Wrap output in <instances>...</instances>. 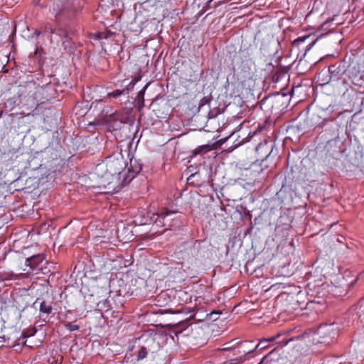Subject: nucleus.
I'll return each mask as SVG.
<instances>
[{"instance_id": "1", "label": "nucleus", "mask_w": 364, "mask_h": 364, "mask_svg": "<svg viewBox=\"0 0 364 364\" xmlns=\"http://www.w3.org/2000/svg\"><path fill=\"white\" fill-rule=\"evenodd\" d=\"M20 97L23 105L28 109L36 108L40 104L48 100L47 91L45 87L34 82H28L21 92Z\"/></svg>"}, {"instance_id": "2", "label": "nucleus", "mask_w": 364, "mask_h": 364, "mask_svg": "<svg viewBox=\"0 0 364 364\" xmlns=\"http://www.w3.org/2000/svg\"><path fill=\"white\" fill-rule=\"evenodd\" d=\"M300 173L302 179L309 183L314 182L317 178L318 156L316 149L309 150L307 156L301 161Z\"/></svg>"}, {"instance_id": "3", "label": "nucleus", "mask_w": 364, "mask_h": 364, "mask_svg": "<svg viewBox=\"0 0 364 364\" xmlns=\"http://www.w3.org/2000/svg\"><path fill=\"white\" fill-rule=\"evenodd\" d=\"M45 257L43 255L39 254L33 255L27 258L25 262V265L30 267L32 271L37 272L38 268L41 266Z\"/></svg>"}, {"instance_id": "4", "label": "nucleus", "mask_w": 364, "mask_h": 364, "mask_svg": "<svg viewBox=\"0 0 364 364\" xmlns=\"http://www.w3.org/2000/svg\"><path fill=\"white\" fill-rule=\"evenodd\" d=\"M193 318V316H191L188 318H186L176 323L168 324L167 326L170 332L174 333L176 336H178L179 333H182L184 330H186L188 328V326H189V321Z\"/></svg>"}, {"instance_id": "5", "label": "nucleus", "mask_w": 364, "mask_h": 364, "mask_svg": "<svg viewBox=\"0 0 364 364\" xmlns=\"http://www.w3.org/2000/svg\"><path fill=\"white\" fill-rule=\"evenodd\" d=\"M306 345L311 346L318 343V333L317 330L309 329L302 335Z\"/></svg>"}, {"instance_id": "6", "label": "nucleus", "mask_w": 364, "mask_h": 364, "mask_svg": "<svg viewBox=\"0 0 364 364\" xmlns=\"http://www.w3.org/2000/svg\"><path fill=\"white\" fill-rule=\"evenodd\" d=\"M238 69L244 80L246 79H251L252 77L253 72L251 70V63L249 60H242Z\"/></svg>"}, {"instance_id": "7", "label": "nucleus", "mask_w": 364, "mask_h": 364, "mask_svg": "<svg viewBox=\"0 0 364 364\" xmlns=\"http://www.w3.org/2000/svg\"><path fill=\"white\" fill-rule=\"evenodd\" d=\"M107 171L112 175L119 174L122 165L121 161L119 160L109 159L106 162Z\"/></svg>"}, {"instance_id": "8", "label": "nucleus", "mask_w": 364, "mask_h": 364, "mask_svg": "<svg viewBox=\"0 0 364 364\" xmlns=\"http://www.w3.org/2000/svg\"><path fill=\"white\" fill-rule=\"evenodd\" d=\"M321 328H322L323 333H328V336L323 337L324 341H320V344L324 343L326 346H328L333 341V338L334 337L336 333L332 330H329V326H328L326 324H320V329Z\"/></svg>"}, {"instance_id": "9", "label": "nucleus", "mask_w": 364, "mask_h": 364, "mask_svg": "<svg viewBox=\"0 0 364 364\" xmlns=\"http://www.w3.org/2000/svg\"><path fill=\"white\" fill-rule=\"evenodd\" d=\"M130 166L128 168V171L130 173H132V178H134L137 173H139L141 168H142V164L139 163L136 159H130Z\"/></svg>"}, {"instance_id": "10", "label": "nucleus", "mask_w": 364, "mask_h": 364, "mask_svg": "<svg viewBox=\"0 0 364 364\" xmlns=\"http://www.w3.org/2000/svg\"><path fill=\"white\" fill-rule=\"evenodd\" d=\"M54 28L52 26L50 23H45L40 28V31L38 34H43V36H47L48 38H50V41H52L51 35L54 33Z\"/></svg>"}, {"instance_id": "11", "label": "nucleus", "mask_w": 364, "mask_h": 364, "mask_svg": "<svg viewBox=\"0 0 364 364\" xmlns=\"http://www.w3.org/2000/svg\"><path fill=\"white\" fill-rule=\"evenodd\" d=\"M351 311L359 318L363 317L364 318V299L360 300L355 306L353 307Z\"/></svg>"}, {"instance_id": "12", "label": "nucleus", "mask_w": 364, "mask_h": 364, "mask_svg": "<svg viewBox=\"0 0 364 364\" xmlns=\"http://www.w3.org/2000/svg\"><path fill=\"white\" fill-rule=\"evenodd\" d=\"M51 267H53V264L46 261L45 263L41 264V266L38 268V270L35 273L36 274H48L51 272Z\"/></svg>"}, {"instance_id": "13", "label": "nucleus", "mask_w": 364, "mask_h": 364, "mask_svg": "<svg viewBox=\"0 0 364 364\" xmlns=\"http://www.w3.org/2000/svg\"><path fill=\"white\" fill-rule=\"evenodd\" d=\"M311 38V36L309 35H306V36H301V37H299L298 38L295 39L293 42H292V49L293 50H295V49H299L300 48V46L305 43L306 41H308Z\"/></svg>"}, {"instance_id": "14", "label": "nucleus", "mask_w": 364, "mask_h": 364, "mask_svg": "<svg viewBox=\"0 0 364 364\" xmlns=\"http://www.w3.org/2000/svg\"><path fill=\"white\" fill-rule=\"evenodd\" d=\"M242 343L235 341V340H232L230 342L225 343L223 345V348L220 350L228 351L231 350L232 349H235L237 348Z\"/></svg>"}, {"instance_id": "15", "label": "nucleus", "mask_w": 364, "mask_h": 364, "mask_svg": "<svg viewBox=\"0 0 364 364\" xmlns=\"http://www.w3.org/2000/svg\"><path fill=\"white\" fill-rule=\"evenodd\" d=\"M40 312L42 314H50L53 311L51 304L46 301H43L40 304Z\"/></svg>"}, {"instance_id": "16", "label": "nucleus", "mask_w": 364, "mask_h": 364, "mask_svg": "<svg viewBox=\"0 0 364 364\" xmlns=\"http://www.w3.org/2000/svg\"><path fill=\"white\" fill-rule=\"evenodd\" d=\"M211 149L210 145H202L197 147L193 151V155L196 156L198 154H205Z\"/></svg>"}, {"instance_id": "17", "label": "nucleus", "mask_w": 364, "mask_h": 364, "mask_svg": "<svg viewBox=\"0 0 364 364\" xmlns=\"http://www.w3.org/2000/svg\"><path fill=\"white\" fill-rule=\"evenodd\" d=\"M17 123H18V125L16 127V126L14 127L15 131L17 132H23V131L21 130V128L26 127V122L25 121V116L19 117Z\"/></svg>"}, {"instance_id": "18", "label": "nucleus", "mask_w": 364, "mask_h": 364, "mask_svg": "<svg viewBox=\"0 0 364 364\" xmlns=\"http://www.w3.org/2000/svg\"><path fill=\"white\" fill-rule=\"evenodd\" d=\"M316 287V285L311 283L308 284L307 289H308V294H310L312 296H314L315 298L318 296V291L314 289Z\"/></svg>"}, {"instance_id": "19", "label": "nucleus", "mask_w": 364, "mask_h": 364, "mask_svg": "<svg viewBox=\"0 0 364 364\" xmlns=\"http://www.w3.org/2000/svg\"><path fill=\"white\" fill-rule=\"evenodd\" d=\"M147 354H148V351H147L146 348L144 346L141 347L140 349L137 352L136 360L139 361V360H141L145 358L146 357Z\"/></svg>"}, {"instance_id": "20", "label": "nucleus", "mask_w": 364, "mask_h": 364, "mask_svg": "<svg viewBox=\"0 0 364 364\" xmlns=\"http://www.w3.org/2000/svg\"><path fill=\"white\" fill-rule=\"evenodd\" d=\"M174 213H176V211H170L167 208H164L158 213V218L164 219L166 217Z\"/></svg>"}, {"instance_id": "21", "label": "nucleus", "mask_w": 364, "mask_h": 364, "mask_svg": "<svg viewBox=\"0 0 364 364\" xmlns=\"http://www.w3.org/2000/svg\"><path fill=\"white\" fill-rule=\"evenodd\" d=\"M317 40H318V38H316L315 39H312L310 42L308 43V44L306 46H305L304 47V51H305L304 54V58L307 56L309 51L315 45V43H316Z\"/></svg>"}, {"instance_id": "22", "label": "nucleus", "mask_w": 364, "mask_h": 364, "mask_svg": "<svg viewBox=\"0 0 364 364\" xmlns=\"http://www.w3.org/2000/svg\"><path fill=\"white\" fill-rule=\"evenodd\" d=\"M124 92H125L124 90H115L112 92H108L107 94V96L109 98H111V97L117 98L119 96H121L122 95H123L124 93Z\"/></svg>"}, {"instance_id": "23", "label": "nucleus", "mask_w": 364, "mask_h": 364, "mask_svg": "<svg viewBox=\"0 0 364 364\" xmlns=\"http://www.w3.org/2000/svg\"><path fill=\"white\" fill-rule=\"evenodd\" d=\"M65 327L67 330L70 331H77L80 328V326L78 325H76L72 322H68L67 323H65Z\"/></svg>"}, {"instance_id": "24", "label": "nucleus", "mask_w": 364, "mask_h": 364, "mask_svg": "<svg viewBox=\"0 0 364 364\" xmlns=\"http://www.w3.org/2000/svg\"><path fill=\"white\" fill-rule=\"evenodd\" d=\"M267 340L266 339H262L261 340L259 343L255 347V350H264L265 348H267Z\"/></svg>"}, {"instance_id": "25", "label": "nucleus", "mask_w": 364, "mask_h": 364, "mask_svg": "<svg viewBox=\"0 0 364 364\" xmlns=\"http://www.w3.org/2000/svg\"><path fill=\"white\" fill-rule=\"evenodd\" d=\"M63 358L60 355L58 357H53L48 359V363L50 364H61L63 362Z\"/></svg>"}, {"instance_id": "26", "label": "nucleus", "mask_w": 364, "mask_h": 364, "mask_svg": "<svg viewBox=\"0 0 364 364\" xmlns=\"http://www.w3.org/2000/svg\"><path fill=\"white\" fill-rule=\"evenodd\" d=\"M148 86H149V83H147V84L144 87V88L138 92L137 97H138L139 99H141L142 104L144 103V96L145 90H146V89L148 87Z\"/></svg>"}, {"instance_id": "27", "label": "nucleus", "mask_w": 364, "mask_h": 364, "mask_svg": "<svg viewBox=\"0 0 364 364\" xmlns=\"http://www.w3.org/2000/svg\"><path fill=\"white\" fill-rule=\"evenodd\" d=\"M112 35V33L111 31H106V32H101L98 33V38H107L108 37L111 36Z\"/></svg>"}, {"instance_id": "28", "label": "nucleus", "mask_w": 364, "mask_h": 364, "mask_svg": "<svg viewBox=\"0 0 364 364\" xmlns=\"http://www.w3.org/2000/svg\"><path fill=\"white\" fill-rule=\"evenodd\" d=\"M336 15H334L333 16L332 18H331V20H329L328 18H325V15L324 14H322L321 16H320V19L321 18L322 20H323V22L322 23V26H324L325 24L328 23V22L330 21H333L336 20Z\"/></svg>"}, {"instance_id": "29", "label": "nucleus", "mask_w": 364, "mask_h": 364, "mask_svg": "<svg viewBox=\"0 0 364 364\" xmlns=\"http://www.w3.org/2000/svg\"><path fill=\"white\" fill-rule=\"evenodd\" d=\"M35 333H36V330L33 329V330H31V333H28L27 332H23L22 335H23V338H28V337H29L31 336L34 335Z\"/></svg>"}, {"instance_id": "30", "label": "nucleus", "mask_w": 364, "mask_h": 364, "mask_svg": "<svg viewBox=\"0 0 364 364\" xmlns=\"http://www.w3.org/2000/svg\"><path fill=\"white\" fill-rule=\"evenodd\" d=\"M357 280H358V277H356L352 281H350L349 283L346 284V286L348 287H353L357 282Z\"/></svg>"}, {"instance_id": "31", "label": "nucleus", "mask_w": 364, "mask_h": 364, "mask_svg": "<svg viewBox=\"0 0 364 364\" xmlns=\"http://www.w3.org/2000/svg\"><path fill=\"white\" fill-rule=\"evenodd\" d=\"M43 0H36L35 2H36V4L37 5H39L41 6H45L46 4H44V2H42Z\"/></svg>"}, {"instance_id": "32", "label": "nucleus", "mask_w": 364, "mask_h": 364, "mask_svg": "<svg viewBox=\"0 0 364 364\" xmlns=\"http://www.w3.org/2000/svg\"><path fill=\"white\" fill-rule=\"evenodd\" d=\"M61 13H62V11H59V12H57V13L55 14V19H56V21H58V20H59L60 16V15H61Z\"/></svg>"}, {"instance_id": "33", "label": "nucleus", "mask_w": 364, "mask_h": 364, "mask_svg": "<svg viewBox=\"0 0 364 364\" xmlns=\"http://www.w3.org/2000/svg\"><path fill=\"white\" fill-rule=\"evenodd\" d=\"M275 339H276V337H271V338H269L267 339V343H268V342H272V341H274Z\"/></svg>"}, {"instance_id": "34", "label": "nucleus", "mask_w": 364, "mask_h": 364, "mask_svg": "<svg viewBox=\"0 0 364 364\" xmlns=\"http://www.w3.org/2000/svg\"><path fill=\"white\" fill-rule=\"evenodd\" d=\"M195 176V174H192L188 178V181H190L193 177Z\"/></svg>"}, {"instance_id": "35", "label": "nucleus", "mask_w": 364, "mask_h": 364, "mask_svg": "<svg viewBox=\"0 0 364 364\" xmlns=\"http://www.w3.org/2000/svg\"><path fill=\"white\" fill-rule=\"evenodd\" d=\"M213 0H209V1L208 2L207 5H206V7L209 8L210 7V4L211 3Z\"/></svg>"}, {"instance_id": "36", "label": "nucleus", "mask_w": 364, "mask_h": 364, "mask_svg": "<svg viewBox=\"0 0 364 364\" xmlns=\"http://www.w3.org/2000/svg\"><path fill=\"white\" fill-rule=\"evenodd\" d=\"M263 127H260V125H259L258 127V129H259V132H262Z\"/></svg>"}, {"instance_id": "37", "label": "nucleus", "mask_w": 364, "mask_h": 364, "mask_svg": "<svg viewBox=\"0 0 364 364\" xmlns=\"http://www.w3.org/2000/svg\"><path fill=\"white\" fill-rule=\"evenodd\" d=\"M321 287L322 288V291L325 288V284H322V285L321 286Z\"/></svg>"}, {"instance_id": "38", "label": "nucleus", "mask_w": 364, "mask_h": 364, "mask_svg": "<svg viewBox=\"0 0 364 364\" xmlns=\"http://www.w3.org/2000/svg\"><path fill=\"white\" fill-rule=\"evenodd\" d=\"M333 224H334V223H331V224H327V226H328V227H331Z\"/></svg>"}, {"instance_id": "39", "label": "nucleus", "mask_w": 364, "mask_h": 364, "mask_svg": "<svg viewBox=\"0 0 364 364\" xmlns=\"http://www.w3.org/2000/svg\"><path fill=\"white\" fill-rule=\"evenodd\" d=\"M265 358H266V357H264V358H263V359H262V360H261L258 364H262L263 360H264V359Z\"/></svg>"}, {"instance_id": "40", "label": "nucleus", "mask_w": 364, "mask_h": 364, "mask_svg": "<svg viewBox=\"0 0 364 364\" xmlns=\"http://www.w3.org/2000/svg\"><path fill=\"white\" fill-rule=\"evenodd\" d=\"M252 351H253V350H250V351H248L247 353H251V352H252Z\"/></svg>"}, {"instance_id": "41", "label": "nucleus", "mask_w": 364, "mask_h": 364, "mask_svg": "<svg viewBox=\"0 0 364 364\" xmlns=\"http://www.w3.org/2000/svg\"><path fill=\"white\" fill-rule=\"evenodd\" d=\"M261 148H262L261 146L257 147V150L258 151V150H259V149H261Z\"/></svg>"}, {"instance_id": "42", "label": "nucleus", "mask_w": 364, "mask_h": 364, "mask_svg": "<svg viewBox=\"0 0 364 364\" xmlns=\"http://www.w3.org/2000/svg\"><path fill=\"white\" fill-rule=\"evenodd\" d=\"M1 114H2V113H1V112H0V117H1Z\"/></svg>"}]
</instances>
